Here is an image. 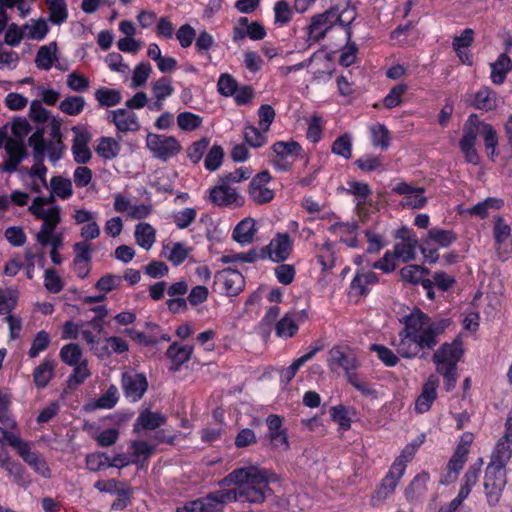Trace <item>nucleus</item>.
Instances as JSON below:
<instances>
[{"label":"nucleus","instance_id":"nucleus-1","mask_svg":"<svg viewBox=\"0 0 512 512\" xmlns=\"http://www.w3.org/2000/svg\"><path fill=\"white\" fill-rule=\"evenodd\" d=\"M403 324L399 341L395 344L397 353L403 358H426L438 344V336L448 327L449 321H432L420 309H416L403 317Z\"/></svg>","mask_w":512,"mask_h":512},{"label":"nucleus","instance_id":"nucleus-2","mask_svg":"<svg viewBox=\"0 0 512 512\" xmlns=\"http://www.w3.org/2000/svg\"><path fill=\"white\" fill-rule=\"evenodd\" d=\"M231 484L240 487L242 502L260 504L272 494L267 471L255 466L235 469L220 481L221 486Z\"/></svg>","mask_w":512,"mask_h":512},{"label":"nucleus","instance_id":"nucleus-3","mask_svg":"<svg viewBox=\"0 0 512 512\" xmlns=\"http://www.w3.org/2000/svg\"><path fill=\"white\" fill-rule=\"evenodd\" d=\"M464 350L461 340L442 344L433 354L432 361L436 371L443 377L444 389L452 391L457 383V364L463 356Z\"/></svg>","mask_w":512,"mask_h":512},{"label":"nucleus","instance_id":"nucleus-4","mask_svg":"<svg viewBox=\"0 0 512 512\" xmlns=\"http://www.w3.org/2000/svg\"><path fill=\"white\" fill-rule=\"evenodd\" d=\"M508 459L492 454L491 461L486 467L484 477V490L487 502L490 506H496L499 503L503 489L506 485L505 466Z\"/></svg>","mask_w":512,"mask_h":512},{"label":"nucleus","instance_id":"nucleus-5","mask_svg":"<svg viewBox=\"0 0 512 512\" xmlns=\"http://www.w3.org/2000/svg\"><path fill=\"white\" fill-rule=\"evenodd\" d=\"M28 144L33 149V159L35 164L29 170L31 178H38L43 187H48L46 180L47 168L43 164L45 158V140L44 130L37 129L28 139Z\"/></svg>","mask_w":512,"mask_h":512},{"label":"nucleus","instance_id":"nucleus-6","mask_svg":"<svg viewBox=\"0 0 512 512\" xmlns=\"http://www.w3.org/2000/svg\"><path fill=\"white\" fill-rule=\"evenodd\" d=\"M146 146L155 158L162 161H167L181 151V145L174 136L154 133H148Z\"/></svg>","mask_w":512,"mask_h":512},{"label":"nucleus","instance_id":"nucleus-7","mask_svg":"<svg viewBox=\"0 0 512 512\" xmlns=\"http://www.w3.org/2000/svg\"><path fill=\"white\" fill-rule=\"evenodd\" d=\"M245 280L243 275L235 269H223L215 274V288L228 296L238 295L244 288Z\"/></svg>","mask_w":512,"mask_h":512},{"label":"nucleus","instance_id":"nucleus-8","mask_svg":"<svg viewBox=\"0 0 512 512\" xmlns=\"http://www.w3.org/2000/svg\"><path fill=\"white\" fill-rule=\"evenodd\" d=\"M28 210L32 215L43 222L40 230L36 234V240L38 243L44 244L47 241V234L55 230L61 221V208L59 206H52L48 209L29 207Z\"/></svg>","mask_w":512,"mask_h":512},{"label":"nucleus","instance_id":"nucleus-9","mask_svg":"<svg viewBox=\"0 0 512 512\" xmlns=\"http://www.w3.org/2000/svg\"><path fill=\"white\" fill-rule=\"evenodd\" d=\"M340 20L339 17H332V15L326 11L314 15L311 18L310 25L307 26V41L311 44L322 40L335 25H340Z\"/></svg>","mask_w":512,"mask_h":512},{"label":"nucleus","instance_id":"nucleus-10","mask_svg":"<svg viewBox=\"0 0 512 512\" xmlns=\"http://www.w3.org/2000/svg\"><path fill=\"white\" fill-rule=\"evenodd\" d=\"M121 386L126 398L140 400L148 389V381L144 374L127 371L122 373Z\"/></svg>","mask_w":512,"mask_h":512},{"label":"nucleus","instance_id":"nucleus-11","mask_svg":"<svg viewBox=\"0 0 512 512\" xmlns=\"http://www.w3.org/2000/svg\"><path fill=\"white\" fill-rule=\"evenodd\" d=\"M329 7L326 12L332 17H339L340 26L345 27L346 36L352 38L351 24L357 17L356 8L351 4V0H328Z\"/></svg>","mask_w":512,"mask_h":512},{"label":"nucleus","instance_id":"nucleus-12","mask_svg":"<svg viewBox=\"0 0 512 512\" xmlns=\"http://www.w3.org/2000/svg\"><path fill=\"white\" fill-rule=\"evenodd\" d=\"M392 192L404 196L400 202V205L403 207L420 209L427 203V198L423 195L425 192L424 187H414L406 182H400L393 187Z\"/></svg>","mask_w":512,"mask_h":512},{"label":"nucleus","instance_id":"nucleus-13","mask_svg":"<svg viewBox=\"0 0 512 512\" xmlns=\"http://www.w3.org/2000/svg\"><path fill=\"white\" fill-rule=\"evenodd\" d=\"M292 251V241L288 234H277L269 245L261 249L260 258H265L267 255L273 262L285 261Z\"/></svg>","mask_w":512,"mask_h":512},{"label":"nucleus","instance_id":"nucleus-14","mask_svg":"<svg viewBox=\"0 0 512 512\" xmlns=\"http://www.w3.org/2000/svg\"><path fill=\"white\" fill-rule=\"evenodd\" d=\"M271 177L267 170L258 173L253 177L249 185V195L257 204L270 202L274 197V192L266 187Z\"/></svg>","mask_w":512,"mask_h":512},{"label":"nucleus","instance_id":"nucleus-15","mask_svg":"<svg viewBox=\"0 0 512 512\" xmlns=\"http://www.w3.org/2000/svg\"><path fill=\"white\" fill-rule=\"evenodd\" d=\"M109 119L121 133L137 132L140 129L137 115L126 107L109 111Z\"/></svg>","mask_w":512,"mask_h":512},{"label":"nucleus","instance_id":"nucleus-16","mask_svg":"<svg viewBox=\"0 0 512 512\" xmlns=\"http://www.w3.org/2000/svg\"><path fill=\"white\" fill-rule=\"evenodd\" d=\"M209 199L215 205L223 207H240L244 203L243 198L236 192V190L223 182L210 190Z\"/></svg>","mask_w":512,"mask_h":512},{"label":"nucleus","instance_id":"nucleus-17","mask_svg":"<svg viewBox=\"0 0 512 512\" xmlns=\"http://www.w3.org/2000/svg\"><path fill=\"white\" fill-rule=\"evenodd\" d=\"M494 238L500 257L505 260L512 252L511 229L503 218H498L494 226Z\"/></svg>","mask_w":512,"mask_h":512},{"label":"nucleus","instance_id":"nucleus-18","mask_svg":"<svg viewBox=\"0 0 512 512\" xmlns=\"http://www.w3.org/2000/svg\"><path fill=\"white\" fill-rule=\"evenodd\" d=\"M438 386V377L431 374L424 383L421 394L416 399L415 409L418 413H425L431 408V405L437 397Z\"/></svg>","mask_w":512,"mask_h":512},{"label":"nucleus","instance_id":"nucleus-19","mask_svg":"<svg viewBox=\"0 0 512 512\" xmlns=\"http://www.w3.org/2000/svg\"><path fill=\"white\" fill-rule=\"evenodd\" d=\"M327 362L332 371L342 368L346 372H350L359 366L357 359L352 354L345 353L339 346H335L329 351Z\"/></svg>","mask_w":512,"mask_h":512},{"label":"nucleus","instance_id":"nucleus-20","mask_svg":"<svg viewBox=\"0 0 512 512\" xmlns=\"http://www.w3.org/2000/svg\"><path fill=\"white\" fill-rule=\"evenodd\" d=\"M403 468L399 464H392L389 473L385 476L380 486L376 490V497L380 500L390 496L403 476Z\"/></svg>","mask_w":512,"mask_h":512},{"label":"nucleus","instance_id":"nucleus-21","mask_svg":"<svg viewBox=\"0 0 512 512\" xmlns=\"http://www.w3.org/2000/svg\"><path fill=\"white\" fill-rule=\"evenodd\" d=\"M192 352V346L180 345L178 342L172 343L166 351L167 357L172 362L170 370L173 372L178 371L184 363L189 361Z\"/></svg>","mask_w":512,"mask_h":512},{"label":"nucleus","instance_id":"nucleus-22","mask_svg":"<svg viewBox=\"0 0 512 512\" xmlns=\"http://www.w3.org/2000/svg\"><path fill=\"white\" fill-rule=\"evenodd\" d=\"M166 423V416L160 412H152L149 409H145L140 412L138 418L134 424V431H138L139 428L145 430H155Z\"/></svg>","mask_w":512,"mask_h":512},{"label":"nucleus","instance_id":"nucleus-23","mask_svg":"<svg viewBox=\"0 0 512 512\" xmlns=\"http://www.w3.org/2000/svg\"><path fill=\"white\" fill-rule=\"evenodd\" d=\"M512 70V60L507 53H501L497 60L491 63V81L496 85H501L506 79V75Z\"/></svg>","mask_w":512,"mask_h":512},{"label":"nucleus","instance_id":"nucleus-24","mask_svg":"<svg viewBox=\"0 0 512 512\" xmlns=\"http://www.w3.org/2000/svg\"><path fill=\"white\" fill-rule=\"evenodd\" d=\"M257 232L255 221L252 218H245L240 221L233 230V239L241 245L250 244Z\"/></svg>","mask_w":512,"mask_h":512},{"label":"nucleus","instance_id":"nucleus-25","mask_svg":"<svg viewBox=\"0 0 512 512\" xmlns=\"http://www.w3.org/2000/svg\"><path fill=\"white\" fill-rule=\"evenodd\" d=\"M211 500H213L214 512H219L223 509L224 505L229 502L240 501L242 502L240 487L236 486L227 491H215L209 493Z\"/></svg>","mask_w":512,"mask_h":512},{"label":"nucleus","instance_id":"nucleus-26","mask_svg":"<svg viewBox=\"0 0 512 512\" xmlns=\"http://www.w3.org/2000/svg\"><path fill=\"white\" fill-rule=\"evenodd\" d=\"M57 43L41 46L36 54L35 64L39 69L49 70L57 60Z\"/></svg>","mask_w":512,"mask_h":512},{"label":"nucleus","instance_id":"nucleus-27","mask_svg":"<svg viewBox=\"0 0 512 512\" xmlns=\"http://www.w3.org/2000/svg\"><path fill=\"white\" fill-rule=\"evenodd\" d=\"M55 361L46 359L33 372V380L37 388H45L54 376Z\"/></svg>","mask_w":512,"mask_h":512},{"label":"nucleus","instance_id":"nucleus-28","mask_svg":"<svg viewBox=\"0 0 512 512\" xmlns=\"http://www.w3.org/2000/svg\"><path fill=\"white\" fill-rule=\"evenodd\" d=\"M476 114H471L463 127V137L459 145H475L477 135L481 134V124Z\"/></svg>","mask_w":512,"mask_h":512},{"label":"nucleus","instance_id":"nucleus-29","mask_svg":"<svg viewBox=\"0 0 512 512\" xmlns=\"http://www.w3.org/2000/svg\"><path fill=\"white\" fill-rule=\"evenodd\" d=\"M136 243L145 250H149L155 242V229L148 223H139L135 227Z\"/></svg>","mask_w":512,"mask_h":512},{"label":"nucleus","instance_id":"nucleus-30","mask_svg":"<svg viewBox=\"0 0 512 512\" xmlns=\"http://www.w3.org/2000/svg\"><path fill=\"white\" fill-rule=\"evenodd\" d=\"M272 150L276 156H280L282 158H288L294 161L302 152L301 145L294 141H278L273 144Z\"/></svg>","mask_w":512,"mask_h":512},{"label":"nucleus","instance_id":"nucleus-31","mask_svg":"<svg viewBox=\"0 0 512 512\" xmlns=\"http://www.w3.org/2000/svg\"><path fill=\"white\" fill-rule=\"evenodd\" d=\"M467 454L462 449H456L452 457L450 458L447 469L448 474L445 480H441L442 484H449L456 479L457 474L463 468L466 462Z\"/></svg>","mask_w":512,"mask_h":512},{"label":"nucleus","instance_id":"nucleus-32","mask_svg":"<svg viewBox=\"0 0 512 512\" xmlns=\"http://www.w3.org/2000/svg\"><path fill=\"white\" fill-rule=\"evenodd\" d=\"M120 150V144L112 137H101L96 148L98 155L107 160L116 158Z\"/></svg>","mask_w":512,"mask_h":512},{"label":"nucleus","instance_id":"nucleus-33","mask_svg":"<svg viewBox=\"0 0 512 512\" xmlns=\"http://www.w3.org/2000/svg\"><path fill=\"white\" fill-rule=\"evenodd\" d=\"M213 500L209 494L205 497L185 502L176 508V512H214Z\"/></svg>","mask_w":512,"mask_h":512},{"label":"nucleus","instance_id":"nucleus-34","mask_svg":"<svg viewBox=\"0 0 512 512\" xmlns=\"http://www.w3.org/2000/svg\"><path fill=\"white\" fill-rule=\"evenodd\" d=\"M49 9V20L60 25L68 18L67 5L64 0H46Z\"/></svg>","mask_w":512,"mask_h":512},{"label":"nucleus","instance_id":"nucleus-35","mask_svg":"<svg viewBox=\"0 0 512 512\" xmlns=\"http://www.w3.org/2000/svg\"><path fill=\"white\" fill-rule=\"evenodd\" d=\"M60 359L68 366H74L81 363L83 352L77 343H69L60 349Z\"/></svg>","mask_w":512,"mask_h":512},{"label":"nucleus","instance_id":"nucleus-36","mask_svg":"<svg viewBox=\"0 0 512 512\" xmlns=\"http://www.w3.org/2000/svg\"><path fill=\"white\" fill-rule=\"evenodd\" d=\"M321 350V347H314L309 352L296 359L289 367L284 369L281 372V379L285 383H289L294 376L296 375L298 369L307 361H309L318 351Z\"/></svg>","mask_w":512,"mask_h":512},{"label":"nucleus","instance_id":"nucleus-37","mask_svg":"<svg viewBox=\"0 0 512 512\" xmlns=\"http://www.w3.org/2000/svg\"><path fill=\"white\" fill-rule=\"evenodd\" d=\"M95 98L102 107H111L121 102V93L119 90L101 87L96 90Z\"/></svg>","mask_w":512,"mask_h":512},{"label":"nucleus","instance_id":"nucleus-38","mask_svg":"<svg viewBox=\"0 0 512 512\" xmlns=\"http://www.w3.org/2000/svg\"><path fill=\"white\" fill-rule=\"evenodd\" d=\"M73 372L68 377L67 384L70 389H75L84 381L91 376V372L88 369L87 360H82L81 363L73 366Z\"/></svg>","mask_w":512,"mask_h":512},{"label":"nucleus","instance_id":"nucleus-39","mask_svg":"<svg viewBox=\"0 0 512 512\" xmlns=\"http://www.w3.org/2000/svg\"><path fill=\"white\" fill-rule=\"evenodd\" d=\"M85 106V99L82 96H69L62 100L59 109L70 116L79 115Z\"/></svg>","mask_w":512,"mask_h":512},{"label":"nucleus","instance_id":"nucleus-40","mask_svg":"<svg viewBox=\"0 0 512 512\" xmlns=\"http://www.w3.org/2000/svg\"><path fill=\"white\" fill-rule=\"evenodd\" d=\"M154 99L165 100L174 93L172 81L168 77H162L151 84Z\"/></svg>","mask_w":512,"mask_h":512},{"label":"nucleus","instance_id":"nucleus-41","mask_svg":"<svg viewBox=\"0 0 512 512\" xmlns=\"http://www.w3.org/2000/svg\"><path fill=\"white\" fill-rule=\"evenodd\" d=\"M50 187L53 193L62 199L69 198L73 193L71 180L62 176L52 177L50 180Z\"/></svg>","mask_w":512,"mask_h":512},{"label":"nucleus","instance_id":"nucleus-42","mask_svg":"<svg viewBox=\"0 0 512 512\" xmlns=\"http://www.w3.org/2000/svg\"><path fill=\"white\" fill-rule=\"evenodd\" d=\"M417 246L418 240H412V242H399L395 244L393 254L403 262H408L415 259Z\"/></svg>","mask_w":512,"mask_h":512},{"label":"nucleus","instance_id":"nucleus-43","mask_svg":"<svg viewBox=\"0 0 512 512\" xmlns=\"http://www.w3.org/2000/svg\"><path fill=\"white\" fill-rule=\"evenodd\" d=\"M356 228V224L344 223H336L331 227V229H333L336 233H339L341 235V241L349 247L357 246L358 240L355 236Z\"/></svg>","mask_w":512,"mask_h":512},{"label":"nucleus","instance_id":"nucleus-44","mask_svg":"<svg viewBox=\"0 0 512 512\" xmlns=\"http://www.w3.org/2000/svg\"><path fill=\"white\" fill-rule=\"evenodd\" d=\"M331 150L334 154L348 160L352 156V141L349 134H343L332 144Z\"/></svg>","mask_w":512,"mask_h":512},{"label":"nucleus","instance_id":"nucleus-45","mask_svg":"<svg viewBox=\"0 0 512 512\" xmlns=\"http://www.w3.org/2000/svg\"><path fill=\"white\" fill-rule=\"evenodd\" d=\"M50 342L49 334L44 330L39 331L32 340L31 347L28 351L29 357L36 358L41 352L48 348Z\"/></svg>","mask_w":512,"mask_h":512},{"label":"nucleus","instance_id":"nucleus-46","mask_svg":"<svg viewBox=\"0 0 512 512\" xmlns=\"http://www.w3.org/2000/svg\"><path fill=\"white\" fill-rule=\"evenodd\" d=\"M429 479V474L426 472L418 474L406 489L407 497L414 498L423 494L427 489Z\"/></svg>","mask_w":512,"mask_h":512},{"label":"nucleus","instance_id":"nucleus-47","mask_svg":"<svg viewBox=\"0 0 512 512\" xmlns=\"http://www.w3.org/2000/svg\"><path fill=\"white\" fill-rule=\"evenodd\" d=\"M177 124L181 130L193 131L202 124V118L191 112H182L177 116Z\"/></svg>","mask_w":512,"mask_h":512},{"label":"nucleus","instance_id":"nucleus-48","mask_svg":"<svg viewBox=\"0 0 512 512\" xmlns=\"http://www.w3.org/2000/svg\"><path fill=\"white\" fill-rule=\"evenodd\" d=\"M427 273L428 270L419 265H407L400 270L402 279L412 284L419 283Z\"/></svg>","mask_w":512,"mask_h":512},{"label":"nucleus","instance_id":"nucleus-49","mask_svg":"<svg viewBox=\"0 0 512 512\" xmlns=\"http://www.w3.org/2000/svg\"><path fill=\"white\" fill-rule=\"evenodd\" d=\"M474 106L477 109L492 110L496 106L494 94L488 88L482 89L475 94Z\"/></svg>","mask_w":512,"mask_h":512},{"label":"nucleus","instance_id":"nucleus-50","mask_svg":"<svg viewBox=\"0 0 512 512\" xmlns=\"http://www.w3.org/2000/svg\"><path fill=\"white\" fill-rule=\"evenodd\" d=\"M276 334L279 337H292L298 330V326L290 314H286L275 326Z\"/></svg>","mask_w":512,"mask_h":512},{"label":"nucleus","instance_id":"nucleus-51","mask_svg":"<svg viewBox=\"0 0 512 512\" xmlns=\"http://www.w3.org/2000/svg\"><path fill=\"white\" fill-rule=\"evenodd\" d=\"M428 237L442 247H448L456 240V235L452 231L440 228L430 229Z\"/></svg>","mask_w":512,"mask_h":512},{"label":"nucleus","instance_id":"nucleus-52","mask_svg":"<svg viewBox=\"0 0 512 512\" xmlns=\"http://www.w3.org/2000/svg\"><path fill=\"white\" fill-rule=\"evenodd\" d=\"M223 157V148L220 145H213L205 158V168L209 171H215L222 164Z\"/></svg>","mask_w":512,"mask_h":512},{"label":"nucleus","instance_id":"nucleus-53","mask_svg":"<svg viewBox=\"0 0 512 512\" xmlns=\"http://www.w3.org/2000/svg\"><path fill=\"white\" fill-rule=\"evenodd\" d=\"M481 134L484 138V144L487 149H491V157H494L496 153V147L498 145V137L496 130L492 125L488 123L481 124Z\"/></svg>","mask_w":512,"mask_h":512},{"label":"nucleus","instance_id":"nucleus-54","mask_svg":"<svg viewBox=\"0 0 512 512\" xmlns=\"http://www.w3.org/2000/svg\"><path fill=\"white\" fill-rule=\"evenodd\" d=\"M122 283V277L113 274H107L102 276L97 283L95 284V288L99 291L103 292L104 295L112 290H115L120 287Z\"/></svg>","mask_w":512,"mask_h":512},{"label":"nucleus","instance_id":"nucleus-55","mask_svg":"<svg viewBox=\"0 0 512 512\" xmlns=\"http://www.w3.org/2000/svg\"><path fill=\"white\" fill-rule=\"evenodd\" d=\"M372 143L375 147L387 149L389 147V131L382 125L377 124L371 127Z\"/></svg>","mask_w":512,"mask_h":512},{"label":"nucleus","instance_id":"nucleus-56","mask_svg":"<svg viewBox=\"0 0 512 512\" xmlns=\"http://www.w3.org/2000/svg\"><path fill=\"white\" fill-rule=\"evenodd\" d=\"M31 24H26L23 29L28 30L27 36L30 39L41 40L48 33V26L42 19L31 20Z\"/></svg>","mask_w":512,"mask_h":512},{"label":"nucleus","instance_id":"nucleus-57","mask_svg":"<svg viewBox=\"0 0 512 512\" xmlns=\"http://www.w3.org/2000/svg\"><path fill=\"white\" fill-rule=\"evenodd\" d=\"M266 132H261L254 126H247L244 129V139L248 145L254 148L261 147L266 142Z\"/></svg>","mask_w":512,"mask_h":512},{"label":"nucleus","instance_id":"nucleus-58","mask_svg":"<svg viewBox=\"0 0 512 512\" xmlns=\"http://www.w3.org/2000/svg\"><path fill=\"white\" fill-rule=\"evenodd\" d=\"M407 91V85L400 83L395 85L388 95L384 98L383 104L386 108L391 109L401 103L402 95Z\"/></svg>","mask_w":512,"mask_h":512},{"label":"nucleus","instance_id":"nucleus-59","mask_svg":"<svg viewBox=\"0 0 512 512\" xmlns=\"http://www.w3.org/2000/svg\"><path fill=\"white\" fill-rule=\"evenodd\" d=\"M151 72L152 68L149 63L142 62L138 64L133 71L132 85L134 87L143 86L147 82Z\"/></svg>","mask_w":512,"mask_h":512},{"label":"nucleus","instance_id":"nucleus-60","mask_svg":"<svg viewBox=\"0 0 512 512\" xmlns=\"http://www.w3.org/2000/svg\"><path fill=\"white\" fill-rule=\"evenodd\" d=\"M209 146V140L202 138L192 143L187 149V155L193 163H198Z\"/></svg>","mask_w":512,"mask_h":512},{"label":"nucleus","instance_id":"nucleus-61","mask_svg":"<svg viewBox=\"0 0 512 512\" xmlns=\"http://www.w3.org/2000/svg\"><path fill=\"white\" fill-rule=\"evenodd\" d=\"M217 87L220 94L228 97L235 94L237 90V82L230 74L224 73L221 74Z\"/></svg>","mask_w":512,"mask_h":512},{"label":"nucleus","instance_id":"nucleus-62","mask_svg":"<svg viewBox=\"0 0 512 512\" xmlns=\"http://www.w3.org/2000/svg\"><path fill=\"white\" fill-rule=\"evenodd\" d=\"M44 286L51 293H59L63 289V284L56 270L46 269L44 272Z\"/></svg>","mask_w":512,"mask_h":512},{"label":"nucleus","instance_id":"nucleus-63","mask_svg":"<svg viewBox=\"0 0 512 512\" xmlns=\"http://www.w3.org/2000/svg\"><path fill=\"white\" fill-rule=\"evenodd\" d=\"M118 389L111 385L106 392L96 401L97 408L111 409L118 401Z\"/></svg>","mask_w":512,"mask_h":512},{"label":"nucleus","instance_id":"nucleus-64","mask_svg":"<svg viewBox=\"0 0 512 512\" xmlns=\"http://www.w3.org/2000/svg\"><path fill=\"white\" fill-rule=\"evenodd\" d=\"M276 116L275 110L271 105L264 104L258 109L259 125L264 132H267Z\"/></svg>","mask_w":512,"mask_h":512}]
</instances>
